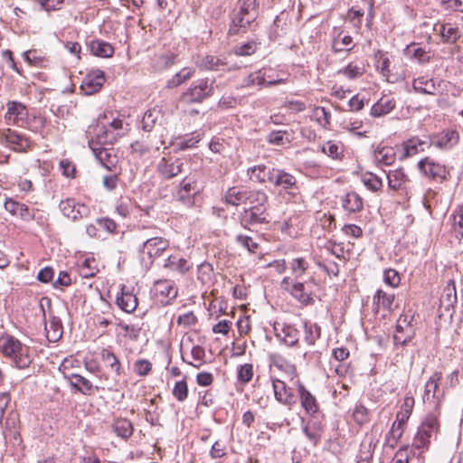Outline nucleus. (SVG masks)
Here are the masks:
<instances>
[{"instance_id":"obj_37","label":"nucleus","mask_w":463,"mask_h":463,"mask_svg":"<svg viewBox=\"0 0 463 463\" xmlns=\"http://www.w3.org/2000/svg\"><path fill=\"white\" fill-rule=\"evenodd\" d=\"M304 341L308 345H314L321 335V328L315 323L304 320L302 324Z\"/></svg>"},{"instance_id":"obj_63","label":"nucleus","mask_w":463,"mask_h":463,"mask_svg":"<svg viewBox=\"0 0 463 463\" xmlns=\"http://www.w3.org/2000/svg\"><path fill=\"white\" fill-rule=\"evenodd\" d=\"M201 140V134L198 132H194L191 135V137L187 138L181 139L176 143V146L181 150H184L187 148L194 147L195 145Z\"/></svg>"},{"instance_id":"obj_3","label":"nucleus","mask_w":463,"mask_h":463,"mask_svg":"<svg viewBox=\"0 0 463 463\" xmlns=\"http://www.w3.org/2000/svg\"><path fill=\"white\" fill-rule=\"evenodd\" d=\"M439 415L440 411L437 407L425 416L420 426L418 428V431L411 444V449L420 451L429 449L431 438L436 435L439 429Z\"/></svg>"},{"instance_id":"obj_6","label":"nucleus","mask_w":463,"mask_h":463,"mask_svg":"<svg viewBox=\"0 0 463 463\" xmlns=\"http://www.w3.org/2000/svg\"><path fill=\"white\" fill-rule=\"evenodd\" d=\"M213 94V83H210L207 78L200 79L194 81L186 91L183 93L181 101L184 104L200 103Z\"/></svg>"},{"instance_id":"obj_20","label":"nucleus","mask_w":463,"mask_h":463,"mask_svg":"<svg viewBox=\"0 0 463 463\" xmlns=\"http://www.w3.org/2000/svg\"><path fill=\"white\" fill-rule=\"evenodd\" d=\"M198 66L209 71H230L239 69L235 64H230L227 61L213 55H206L198 61Z\"/></svg>"},{"instance_id":"obj_46","label":"nucleus","mask_w":463,"mask_h":463,"mask_svg":"<svg viewBox=\"0 0 463 463\" xmlns=\"http://www.w3.org/2000/svg\"><path fill=\"white\" fill-rule=\"evenodd\" d=\"M354 46L352 37L343 33H339L332 43V49L335 52H350Z\"/></svg>"},{"instance_id":"obj_8","label":"nucleus","mask_w":463,"mask_h":463,"mask_svg":"<svg viewBox=\"0 0 463 463\" xmlns=\"http://www.w3.org/2000/svg\"><path fill=\"white\" fill-rule=\"evenodd\" d=\"M269 182L288 194H294L298 190L297 178L283 169H269Z\"/></svg>"},{"instance_id":"obj_52","label":"nucleus","mask_w":463,"mask_h":463,"mask_svg":"<svg viewBox=\"0 0 463 463\" xmlns=\"http://www.w3.org/2000/svg\"><path fill=\"white\" fill-rule=\"evenodd\" d=\"M362 181L366 188L372 192H378L382 189L383 184V180L373 173H365Z\"/></svg>"},{"instance_id":"obj_53","label":"nucleus","mask_w":463,"mask_h":463,"mask_svg":"<svg viewBox=\"0 0 463 463\" xmlns=\"http://www.w3.org/2000/svg\"><path fill=\"white\" fill-rule=\"evenodd\" d=\"M364 72V69L356 63L350 62L345 68L337 71L338 75H344L349 80H354L361 77Z\"/></svg>"},{"instance_id":"obj_25","label":"nucleus","mask_w":463,"mask_h":463,"mask_svg":"<svg viewBox=\"0 0 463 463\" xmlns=\"http://www.w3.org/2000/svg\"><path fill=\"white\" fill-rule=\"evenodd\" d=\"M65 377L69 379L71 388L83 395H92L94 391L98 390V387L94 386L90 380L80 374L72 373Z\"/></svg>"},{"instance_id":"obj_29","label":"nucleus","mask_w":463,"mask_h":463,"mask_svg":"<svg viewBox=\"0 0 463 463\" xmlns=\"http://www.w3.org/2000/svg\"><path fill=\"white\" fill-rule=\"evenodd\" d=\"M176 54L170 51L156 52L151 61V65L155 71H163L175 63Z\"/></svg>"},{"instance_id":"obj_28","label":"nucleus","mask_w":463,"mask_h":463,"mask_svg":"<svg viewBox=\"0 0 463 463\" xmlns=\"http://www.w3.org/2000/svg\"><path fill=\"white\" fill-rule=\"evenodd\" d=\"M274 395L276 400L288 407L295 403L294 395L286 383L280 380H273L272 383Z\"/></svg>"},{"instance_id":"obj_16","label":"nucleus","mask_w":463,"mask_h":463,"mask_svg":"<svg viewBox=\"0 0 463 463\" xmlns=\"http://www.w3.org/2000/svg\"><path fill=\"white\" fill-rule=\"evenodd\" d=\"M2 140L8 147L16 152H26L31 148L32 145L28 137L10 128L3 133Z\"/></svg>"},{"instance_id":"obj_35","label":"nucleus","mask_w":463,"mask_h":463,"mask_svg":"<svg viewBox=\"0 0 463 463\" xmlns=\"http://www.w3.org/2000/svg\"><path fill=\"white\" fill-rule=\"evenodd\" d=\"M373 158L378 165H392L396 160V153L391 146H381L374 150Z\"/></svg>"},{"instance_id":"obj_19","label":"nucleus","mask_w":463,"mask_h":463,"mask_svg":"<svg viewBox=\"0 0 463 463\" xmlns=\"http://www.w3.org/2000/svg\"><path fill=\"white\" fill-rule=\"evenodd\" d=\"M442 378V374L439 372H435L430 379L427 381L425 384V390L423 394V401H430L431 399H436V403L434 409L437 408L440 411L439 406L441 400L444 396H442V391L439 390V383Z\"/></svg>"},{"instance_id":"obj_48","label":"nucleus","mask_w":463,"mask_h":463,"mask_svg":"<svg viewBox=\"0 0 463 463\" xmlns=\"http://www.w3.org/2000/svg\"><path fill=\"white\" fill-rule=\"evenodd\" d=\"M267 167L264 165H254L248 168L247 175L249 178L256 183H266L269 181V171L266 172Z\"/></svg>"},{"instance_id":"obj_42","label":"nucleus","mask_w":463,"mask_h":463,"mask_svg":"<svg viewBox=\"0 0 463 463\" xmlns=\"http://www.w3.org/2000/svg\"><path fill=\"white\" fill-rule=\"evenodd\" d=\"M113 431L117 434V436L127 439H128L134 431L132 422L124 418L117 419L113 423Z\"/></svg>"},{"instance_id":"obj_15","label":"nucleus","mask_w":463,"mask_h":463,"mask_svg":"<svg viewBox=\"0 0 463 463\" xmlns=\"http://www.w3.org/2000/svg\"><path fill=\"white\" fill-rule=\"evenodd\" d=\"M281 288L289 292L290 295L301 304L309 305L313 302L310 293L306 290L305 285L301 282H293L289 277H285L281 283Z\"/></svg>"},{"instance_id":"obj_45","label":"nucleus","mask_w":463,"mask_h":463,"mask_svg":"<svg viewBox=\"0 0 463 463\" xmlns=\"http://www.w3.org/2000/svg\"><path fill=\"white\" fill-rule=\"evenodd\" d=\"M101 360L118 375L121 374V363L109 348H103L100 352Z\"/></svg>"},{"instance_id":"obj_11","label":"nucleus","mask_w":463,"mask_h":463,"mask_svg":"<svg viewBox=\"0 0 463 463\" xmlns=\"http://www.w3.org/2000/svg\"><path fill=\"white\" fill-rule=\"evenodd\" d=\"M141 238L145 241L138 250L142 255H146L151 260L159 257L169 247V241L163 237L146 238L142 235Z\"/></svg>"},{"instance_id":"obj_57","label":"nucleus","mask_w":463,"mask_h":463,"mask_svg":"<svg viewBox=\"0 0 463 463\" xmlns=\"http://www.w3.org/2000/svg\"><path fill=\"white\" fill-rule=\"evenodd\" d=\"M120 327L124 331L125 335L132 340H137L141 333L142 326L138 324L120 323Z\"/></svg>"},{"instance_id":"obj_7","label":"nucleus","mask_w":463,"mask_h":463,"mask_svg":"<svg viewBox=\"0 0 463 463\" xmlns=\"http://www.w3.org/2000/svg\"><path fill=\"white\" fill-rule=\"evenodd\" d=\"M240 10L232 19V27L230 31H233L235 27L247 28L258 16V0H242L239 1Z\"/></svg>"},{"instance_id":"obj_14","label":"nucleus","mask_w":463,"mask_h":463,"mask_svg":"<svg viewBox=\"0 0 463 463\" xmlns=\"http://www.w3.org/2000/svg\"><path fill=\"white\" fill-rule=\"evenodd\" d=\"M184 163L183 158L163 157L157 165V170L164 178L170 179L184 172Z\"/></svg>"},{"instance_id":"obj_9","label":"nucleus","mask_w":463,"mask_h":463,"mask_svg":"<svg viewBox=\"0 0 463 463\" xmlns=\"http://www.w3.org/2000/svg\"><path fill=\"white\" fill-rule=\"evenodd\" d=\"M418 168L425 177L440 183L445 181L449 175V171L444 165L437 163L428 156L418 162Z\"/></svg>"},{"instance_id":"obj_24","label":"nucleus","mask_w":463,"mask_h":463,"mask_svg":"<svg viewBox=\"0 0 463 463\" xmlns=\"http://www.w3.org/2000/svg\"><path fill=\"white\" fill-rule=\"evenodd\" d=\"M387 180L389 188L393 191L406 190L410 183V178L402 168L389 171Z\"/></svg>"},{"instance_id":"obj_44","label":"nucleus","mask_w":463,"mask_h":463,"mask_svg":"<svg viewBox=\"0 0 463 463\" xmlns=\"http://www.w3.org/2000/svg\"><path fill=\"white\" fill-rule=\"evenodd\" d=\"M156 292L168 299H174L177 296V288L170 280H159L156 282Z\"/></svg>"},{"instance_id":"obj_40","label":"nucleus","mask_w":463,"mask_h":463,"mask_svg":"<svg viewBox=\"0 0 463 463\" xmlns=\"http://www.w3.org/2000/svg\"><path fill=\"white\" fill-rule=\"evenodd\" d=\"M395 296L392 293H388L383 289H378L373 297V304L379 309L380 307L387 311H392L393 308Z\"/></svg>"},{"instance_id":"obj_38","label":"nucleus","mask_w":463,"mask_h":463,"mask_svg":"<svg viewBox=\"0 0 463 463\" xmlns=\"http://www.w3.org/2000/svg\"><path fill=\"white\" fill-rule=\"evenodd\" d=\"M90 52L93 55L102 58H109L114 54L113 46L101 40H93L89 44Z\"/></svg>"},{"instance_id":"obj_5","label":"nucleus","mask_w":463,"mask_h":463,"mask_svg":"<svg viewBox=\"0 0 463 463\" xmlns=\"http://www.w3.org/2000/svg\"><path fill=\"white\" fill-rule=\"evenodd\" d=\"M163 118V115L160 109L154 108L148 109L143 118H142V128L145 131L150 132L154 128H156V132H159L160 136L157 140L150 141L147 144V149H155L159 150L161 146L165 144L163 140V131L164 128H161V119Z\"/></svg>"},{"instance_id":"obj_31","label":"nucleus","mask_w":463,"mask_h":463,"mask_svg":"<svg viewBox=\"0 0 463 463\" xmlns=\"http://www.w3.org/2000/svg\"><path fill=\"white\" fill-rule=\"evenodd\" d=\"M396 101L393 98L382 97L371 109V115L374 118L383 117L394 109Z\"/></svg>"},{"instance_id":"obj_62","label":"nucleus","mask_w":463,"mask_h":463,"mask_svg":"<svg viewBox=\"0 0 463 463\" xmlns=\"http://www.w3.org/2000/svg\"><path fill=\"white\" fill-rule=\"evenodd\" d=\"M253 376V366L250 364H245L241 365L237 371L238 381L247 383Z\"/></svg>"},{"instance_id":"obj_50","label":"nucleus","mask_w":463,"mask_h":463,"mask_svg":"<svg viewBox=\"0 0 463 463\" xmlns=\"http://www.w3.org/2000/svg\"><path fill=\"white\" fill-rule=\"evenodd\" d=\"M406 51L409 56L415 59L420 63L428 62L430 59L429 52L415 43L408 46Z\"/></svg>"},{"instance_id":"obj_54","label":"nucleus","mask_w":463,"mask_h":463,"mask_svg":"<svg viewBox=\"0 0 463 463\" xmlns=\"http://www.w3.org/2000/svg\"><path fill=\"white\" fill-rule=\"evenodd\" d=\"M309 264L303 257H298L290 261V269L296 278L302 277L308 269Z\"/></svg>"},{"instance_id":"obj_47","label":"nucleus","mask_w":463,"mask_h":463,"mask_svg":"<svg viewBox=\"0 0 463 463\" xmlns=\"http://www.w3.org/2000/svg\"><path fill=\"white\" fill-rule=\"evenodd\" d=\"M195 72V69L192 67H185L183 68L179 72L175 74L168 81H167V87L168 88H175L179 85L183 84L186 80H188L190 78L194 76Z\"/></svg>"},{"instance_id":"obj_64","label":"nucleus","mask_w":463,"mask_h":463,"mask_svg":"<svg viewBox=\"0 0 463 463\" xmlns=\"http://www.w3.org/2000/svg\"><path fill=\"white\" fill-rule=\"evenodd\" d=\"M23 56L30 65L41 66L44 61V58L36 50L24 52Z\"/></svg>"},{"instance_id":"obj_26","label":"nucleus","mask_w":463,"mask_h":463,"mask_svg":"<svg viewBox=\"0 0 463 463\" xmlns=\"http://www.w3.org/2000/svg\"><path fill=\"white\" fill-rule=\"evenodd\" d=\"M116 304L126 313H132L136 310L138 300L136 295L127 289L126 286H123L120 295L116 298Z\"/></svg>"},{"instance_id":"obj_60","label":"nucleus","mask_w":463,"mask_h":463,"mask_svg":"<svg viewBox=\"0 0 463 463\" xmlns=\"http://www.w3.org/2000/svg\"><path fill=\"white\" fill-rule=\"evenodd\" d=\"M191 355L193 359L196 362V364H194L192 362H186L188 364L199 368L205 363V351L204 348L202 347L201 345H194L191 350Z\"/></svg>"},{"instance_id":"obj_27","label":"nucleus","mask_w":463,"mask_h":463,"mask_svg":"<svg viewBox=\"0 0 463 463\" xmlns=\"http://www.w3.org/2000/svg\"><path fill=\"white\" fill-rule=\"evenodd\" d=\"M276 335L280 338L287 345L294 346L299 341L300 331L294 325H283L280 331L278 326L274 327Z\"/></svg>"},{"instance_id":"obj_51","label":"nucleus","mask_w":463,"mask_h":463,"mask_svg":"<svg viewBox=\"0 0 463 463\" xmlns=\"http://www.w3.org/2000/svg\"><path fill=\"white\" fill-rule=\"evenodd\" d=\"M452 231L457 239H463V205L452 215Z\"/></svg>"},{"instance_id":"obj_36","label":"nucleus","mask_w":463,"mask_h":463,"mask_svg":"<svg viewBox=\"0 0 463 463\" xmlns=\"http://www.w3.org/2000/svg\"><path fill=\"white\" fill-rule=\"evenodd\" d=\"M164 267L171 271L184 274L190 269L191 264L186 259L179 255H171L165 260Z\"/></svg>"},{"instance_id":"obj_4","label":"nucleus","mask_w":463,"mask_h":463,"mask_svg":"<svg viewBox=\"0 0 463 463\" xmlns=\"http://www.w3.org/2000/svg\"><path fill=\"white\" fill-rule=\"evenodd\" d=\"M116 139V136L109 129H104L97 134L96 140L89 142L90 147L92 150L96 159L100 163L101 165L107 169H110L114 165L115 161L112 156V148L109 147L111 146Z\"/></svg>"},{"instance_id":"obj_32","label":"nucleus","mask_w":463,"mask_h":463,"mask_svg":"<svg viewBox=\"0 0 463 463\" xmlns=\"http://www.w3.org/2000/svg\"><path fill=\"white\" fill-rule=\"evenodd\" d=\"M343 209L348 213H358L363 209V199L355 192H350L341 198Z\"/></svg>"},{"instance_id":"obj_58","label":"nucleus","mask_w":463,"mask_h":463,"mask_svg":"<svg viewBox=\"0 0 463 463\" xmlns=\"http://www.w3.org/2000/svg\"><path fill=\"white\" fill-rule=\"evenodd\" d=\"M303 432L314 445H317L321 438L320 429L315 423L305 425Z\"/></svg>"},{"instance_id":"obj_10","label":"nucleus","mask_w":463,"mask_h":463,"mask_svg":"<svg viewBox=\"0 0 463 463\" xmlns=\"http://www.w3.org/2000/svg\"><path fill=\"white\" fill-rule=\"evenodd\" d=\"M199 192L194 175L185 176L175 192V198L187 206L194 204V196Z\"/></svg>"},{"instance_id":"obj_17","label":"nucleus","mask_w":463,"mask_h":463,"mask_svg":"<svg viewBox=\"0 0 463 463\" xmlns=\"http://www.w3.org/2000/svg\"><path fill=\"white\" fill-rule=\"evenodd\" d=\"M105 82L104 72L100 70L88 73L82 80L80 90L84 95H92L99 92Z\"/></svg>"},{"instance_id":"obj_41","label":"nucleus","mask_w":463,"mask_h":463,"mask_svg":"<svg viewBox=\"0 0 463 463\" xmlns=\"http://www.w3.org/2000/svg\"><path fill=\"white\" fill-rule=\"evenodd\" d=\"M459 136L456 130H448L436 137L432 142L439 148L451 147L458 142Z\"/></svg>"},{"instance_id":"obj_34","label":"nucleus","mask_w":463,"mask_h":463,"mask_svg":"<svg viewBox=\"0 0 463 463\" xmlns=\"http://www.w3.org/2000/svg\"><path fill=\"white\" fill-rule=\"evenodd\" d=\"M298 393L300 397V402L304 410L311 415L317 413L318 411V403L316 397L303 385H299Z\"/></svg>"},{"instance_id":"obj_13","label":"nucleus","mask_w":463,"mask_h":463,"mask_svg":"<svg viewBox=\"0 0 463 463\" xmlns=\"http://www.w3.org/2000/svg\"><path fill=\"white\" fill-rule=\"evenodd\" d=\"M59 208L64 216L73 221L88 217L90 213L89 206L71 198L61 201Z\"/></svg>"},{"instance_id":"obj_61","label":"nucleus","mask_w":463,"mask_h":463,"mask_svg":"<svg viewBox=\"0 0 463 463\" xmlns=\"http://www.w3.org/2000/svg\"><path fill=\"white\" fill-rule=\"evenodd\" d=\"M172 393L178 402L185 401L188 395V387L186 382L184 380L176 382Z\"/></svg>"},{"instance_id":"obj_43","label":"nucleus","mask_w":463,"mask_h":463,"mask_svg":"<svg viewBox=\"0 0 463 463\" xmlns=\"http://www.w3.org/2000/svg\"><path fill=\"white\" fill-rule=\"evenodd\" d=\"M321 151L334 160H341L344 156V146L341 142L329 140L321 146Z\"/></svg>"},{"instance_id":"obj_2","label":"nucleus","mask_w":463,"mask_h":463,"mask_svg":"<svg viewBox=\"0 0 463 463\" xmlns=\"http://www.w3.org/2000/svg\"><path fill=\"white\" fill-rule=\"evenodd\" d=\"M0 352L4 356L10 358L17 368H27L32 363L29 347L13 335H5L0 337Z\"/></svg>"},{"instance_id":"obj_18","label":"nucleus","mask_w":463,"mask_h":463,"mask_svg":"<svg viewBox=\"0 0 463 463\" xmlns=\"http://www.w3.org/2000/svg\"><path fill=\"white\" fill-rule=\"evenodd\" d=\"M432 146V141L429 138H420L418 136L411 137L402 143L403 155L402 159L413 156L420 152L425 151Z\"/></svg>"},{"instance_id":"obj_30","label":"nucleus","mask_w":463,"mask_h":463,"mask_svg":"<svg viewBox=\"0 0 463 463\" xmlns=\"http://www.w3.org/2000/svg\"><path fill=\"white\" fill-rule=\"evenodd\" d=\"M373 436H367L361 443L357 463H371L377 444Z\"/></svg>"},{"instance_id":"obj_49","label":"nucleus","mask_w":463,"mask_h":463,"mask_svg":"<svg viewBox=\"0 0 463 463\" xmlns=\"http://www.w3.org/2000/svg\"><path fill=\"white\" fill-rule=\"evenodd\" d=\"M413 407L414 398L412 396H405L401 410L396 414L397 420L406 423L412 412Z\"/></svg>"},{"instance_id":"obj_39","label":"nucleus","mask_w":463,"mask_h":463,"mask_svg":"<svg viewBox=\"0 0 463 463\" xmlns=\"http://www.w3.org/2000/svg\"><path fill=\"white\" fill-rule=\"evenodd\" d=\"M294 137L293 133L288 130H274L271 131L268 137V143L273 146H286L292 142Z\"/></svg>"},{"instance_id":"obj_33","label":"nucleus","mask_w":463,"mask_h":463,"mask_svg":"<svg viewBox=\"0 0 463 463\" xmlns=\"http://www.w3.org/2000/svg\"><path fill=\"white\" fill-rule=\"evenodd\" d=\"M412 88L415 92L420 94L435 95L437 85L433 79L426 76H420L413 80Z\"/></svg>"},{"instance_id":"obj_22","label":"nucleus","mask_w":463,"mask_h":463,"mask_svg":"<svg viewBox=\"0 0 463 463\" xmlns=\"http://www.w3.org/2000/svg\"><path fill=\"white\" fill-rule=\"evenodd\" d=\"M267 77L269 78V76L267 75V72L264 69L259 70V71H254V72L250 73V75H248L243 80V81L241 83V87L242 88H250V87H253V86H262L265 83L268 86H272V85H276V84L283 82L282 79L266 80Z\"/></svg>"},{"instance_id":"obj_56","label":"nucleus","mask_w":463,"mask_h":463,"mask_svg":"<svg viewBox=\"0 0 463 463\" xmlns=\"http://www.w3.org/2000/svg\"><path fill=\"white\" fill-rule=\"evenodd\" d=\"M353 418L359 425H364L370 420L369 411L363 404H355L353 410Z\"/></svg>"},{"instance_id":"obj_12","label":"nucleus","mask_w":463,"mask_h":463,"mask_svg":"<svg viewBox=\"0 0 463 463\" xmlns=\"http://www.w3.org/2000/svg\"><path fill=\"white\" fill-rule=\"evenodd\" d=\"M28 118V110L21 102L8 101L5 120L8 125H15L24 128Z\"/></svg>"},{"instance_id":"obj_55","label":"nucleus","mask_w":463,"mask_h":463,"mask_svg":"<svg viewBox=\"0 0 463 463\" xmlns=\"http://www.w3.org/2000/svg\"><path fill=\"white\" fill-rule=\"evenodd\" d=\"M235 241L249 252L255 253L259 249V243L256 242L250 236L244 234H238L235 237Z\"/></svg>"},{"instance_id":"obj_59","label":"nucleus","mask_w":463,"mask_h":463,"mask_svg":"<svg viewBox=\"0 0 463 463\" xmlns=\"http://www.w3.org/2000/svg\"><path fill=\"white\" fill-rule=\"evenodd\" d=\"M390 65L391 61L389 58L384 54H380L376 61V68L380 71L381 74L385 78L387 81H390Z\"/></svg>"},{"instance_id":"obj_1","label":"nucleus","mask_w":463,"mask_h":463,"mask_svg":"<svg viewBox=\"0 0 463 463\" xmlns=\"http://www.w3.org/2000/svg\"><path fill=\"white\" fill-rule=\"evenodd\" d=\"M247 205L239 214L241 225L247 230L250 226L269 223V196L265 191L252 189L247 198Z\"/></svg>"},{"instance_id":"obj_23","label":"nucleus","mask_w":463,"mask_h":463,"mask_svg":"<svg viewBox=\"0 0 463 463\" xmlns=\"http://www.w3.org/2000/svg\"><path fill=\"white\" fill-rule=\"evenodd\" d=\"M250 189L243 186H233L229 188L224 195V201L226 203L239 206L247 205V198Z\"/></svg>"},{"instance_id":"obj_21","label":"nucleus","mask_w":463,"mask_h":463,"mask_svg":"<svg viewBox=\"0 0 463 463\" xmlns=\"http://www.w3.org/2000/svg\"><path fill=\"white\" fill-rule=\"evenodd\" d=\"M4 207L9 213L14 216H19L24 221L28 222L34 218L33 213L29 210L26 204L19 203L13 198L5 199Z\"/></svg>"}]
</instances>
